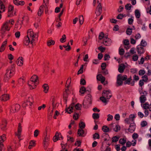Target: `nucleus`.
<instances>
[{
	"label": "nucleus",
	"instance_id": "1",
	"mask_svg": "<svg viewBox=\"0 0 151 151\" xmlns=\"http://www.w3.org/2000/svg\"><path fill=\"white\" fill-rule=\"evenodd\" d=\"M14 22V20L12 19L4 22L1 28V33H4L7 31H9Z\"/></svg>",
	"mask_w": 151,
	"mask_h": 151
},
{
	"label": "nucleus",
	"instance_id": "2",
	"mask_svg": "<svg viewBox=\"0 0 151 151\" xmlns=\"http://www.w3.org/2000/svg\"><path fill=\"white\" fill-rule=\"evenodd\" d=\"M38 76L36 75H33L28 81V84L31 89L35 88L38 83Z\"/></svg>",
	"mask_w": 151,
	"mask_h": 151
},
{
	"label": "nucleus",
	"instance_id": "3",
	"mask_svg": "<svg viewBox=\"0 0 151 151\" xmlns=\"http://www.w3.org/2000/svg\"><path fill=\"white\" fill-rule=\"evenodd\" d=\"M99 38L100 40L103 39V43L105 46H109L112 43L111 39L108 37L107 35H104L103 32H101L100 33Z\"/></svg>",
	"mask_w": 151,
	"mask_h": 151
},
{
	"label": "nucleus",
	"instance_id": "4",
	"mask_svg": "<svg viewBox=\"0 0 151 151\" xmlns=\"http://www.w3.org/2000/svg\"><path fill=\"white\" fill-rule=\"evenodd\" d=\"M15 70L14 67H10L7 69L4 78V80L5 82L8 81L14 75Z\"/></svg>",
	"mask_w": 151,
	"mask_h": 151
},
{
	"label": "nucleus",
	"instance_id": "5",
	"mask_svg": "<svg viewBox=\"0 0 151 151\" xmlns=\"http://www.w3.org/2000/svg\"><path fill=\"white\" fill-rule=\"evenodd\" d=\"M27 36L32 40L31 43L35 42L37 40L38 35L36 33L34 32L32 29H29L27 32Z\"/></svg>",
	"mask_w": 151,
	"mask_h": 151
},
{
	"label": "nucleus",
	"instance_id": "6",
	"mask_svg": "<svg viewBox=\"0 0 151 151\" xmlns=\"http://www.w3.org/2000/svg\"><path fill=\"white\" fill-rule=\"evenodd\" d=\"M112 96V94L110 90H104L102 93V96L100 98V99L104 103H106L108 99Z\"/></svg>",
	"mask_w": 151,
	"mask_h": 151
},
{
	"label": "nucleus",
	"instance_id": "7",
	"mask_svg": "<svg viewBox=\"0 0 151 151\" xmlns=\"http://www.w3.org/2000/svg\"><path fill=\"white\" fill-rule=\"evenodd\" d=\"M91 95L88 94L86 96L83 102V105L84 108L88 107L89 105L91 103Z\"/></svg>",
	"mask_w": 151,
	"mask_h": 151
},
{
	"label": "nucleus",
	"instance_id": "8",
	"mask_svg": "<svg viewBox=\"0 0 151 151\" xmlns=\"http://www.w3.org/2000/svg\"><path fill=\"white\" fill-rule=\"evenodd\" d=\"M33 101V97L30 95H27L25 98L24 103L22 104L23 107H25L26 105L29 104L31 105Z\"/></svg>",
	"mask_w": 151,
	"mask_h": 151
},
{
	"label": "nucleus",
	"instance_id": "9",
	"mask_svg": "<svg viewBox=\"0 0 151 151\" xmlns=\"http://www.w3.org/2000/svg\"><path fill=\"white\" fill-rule=\"evenodd\" d=\"M16 15V12L14 11V6L12 5H9L8 11V17H12Z\"/></svg>",
	"mask_w": 151,
	"mask_h": 151
},
{
	"label": "nucleus",
	"instance_id": "10",
	"mask_svg": "<svg viewBox=\"0 0 151 151\" xmlns=\"http://www.w3.org/2000/svg\"><path fill=\"white\" fill-rule=\"evenodd\" d=\"M32 40L27 36L25 37L24 39V44L26 46H28L29 47H33V44L34 42L31 43Z\"/></svg>",
	"mask_w": 151,
	"mask_h": 151
},
{
	"label": "nucleus",
	"instance_id": "11",
	"mask_svg": "<svg viewBox=\"0 0 151 151\" xmlns=\"http://www.w3.org/2000/svg\"><path fill=\"white\" fill-rule=\"evenodd\" d=\"M46 133V135L43 139V145L44 148L45 149H46L48 146L50 142V138L49 136L47 135Z\"/></svg>",
	"mask_w": 151,
	"mask_h": 151
},
{
	"label": "nucleus",
	"instance_id": "12",
	"mask_svg": "<svg viewBox=\"0 0 151 151\" xmlns=\"http://www.w3.org/2000/svg\"><path fill=\"white\" fill-rule=\"evenodd\" d=\"M136 114H130L129 118H126L125 119V122L128 124L130 123H134V119L136 118Z\"/></svg>",
	"mask_w": 151,
	"mask_h": 151
},
{
	"label": "nucleus",
	"instance_id": "13",
	"mask_svg": "<svg viewBox=\"0 0 151 151\" xmlns=\"http://www.w3.org/2000/svg\"><path fill=\"white\" fill-rule=\"evenodd\" d=\"M97 79L98 80L100 81L101 83L104 85H105L107 83V82L106 81L105 78L101 74H99L97 76Z\"/></svg>",
	"mask_w": 151,
	"mask_h": 151
},
{
	"label": "nucleus",
	"instance_id": "14",
	"mask_svg": "<svg viewBox=\"0 0 151 151\" xmlns=\"http://www.w3.org/2000/svg\"><path fill=\"white\" fill-rule=\"evenodd\" d=\"M20 107V106L18 104H17L15 106H13L10 110V114H13L18 111Z\"/></svg>",
	"mask_w": 151,
	"mask_h": 151
},
{
	"label": "nucleus",
	"instance_id": "15",
	"mask_svg": "<svg viewBox=\"0 0 151 151\" xmlns=\"http://www.w3.org/2000/svg\"><path fill=\"white\" fill-rule=\"evenodd\" d=\"M102 12V8L101 4L99 3L96 9L95 13L97 16L100 15Z\"/></svg>",
	"mask_w": 151,
	"mask_h": 151
},
{
	"label": "nucleus",
	"instance_id": "16",
	"mask_svg": "<svg viewBox=\"0 0 151 151\" xmlns=\"http://www.w3.org/2000/svg\"><path fill=\"white\" fill-rule=\"evenodd\" d=\"M22 130V128L21 124L19 123L18 125L17 132L16 133V135L17 136L19 139L20 137Z\"/></svg>",
	"mask_w": 151,
	"mask_h": 151
},
{
	"label": "nucleus",
	"instance_id": "17",
	"mask_svg": "<svg viewBox=\"0 0 151 151\" xmlns=\"http://www.w3.org/2000/svg\"><path fill=\"white\" fill-rule=\"evenodd\" d=\"M0 99L2 101H6L9 99V96L8 94H4L1 97Z\"/></svg>",
	"mask_w": 151,
	"mask_h": 151
},
{
	"label": "nucleus",
	"instance_id": "18",
	"mask_svg": "<svg viewBox=\"0 0 151 151\" xmlns=\"http://www.w3.org/2000/svg\"><path fill=\"white\" fill-rule=\"evenodd\" d=\"M137 51L138 54H141L144 52L145 50L142 46L138 45L137 48Z\"/></svg>",
	"mask_w": 151,
	"mask_h": 151
},
{
	"label": "nucleus",
	"instance_id": "19",
	"mask_svg": "<svg viewBox=\"0 0 151 151\" xmlns=\"http://www.w3.org/2000/svg\"><path fill=\"white\" fill-rule=\"evenodd\" d=\"M51 99L53 109H54L56 108V106L58 104L56 101V98L54 96H52L51 97Z\"/></svg>",
	"mask_w": 151,
	"mask_h": 151
},
{
	"label": "nucleus",
	"instance_id": "20",
	"mask_svg": "<svg viewBox=\"0 0 151 151\" xmlns=\"http://www.w3.org/2000/svg\"><path fill=\"white\" fill-rule=\"evenodd\" d=\"M23 58L22 57H19L17 60V65L19 66H22L23 64Z\"/></svg>",
	"mask_w": 151,
	"mask_h": 151
},
{
	"label": "nucleus",
	"instance_id": "21",
	"mask_svg": "<svg viewBox=\"0 0 151 151\" xmlns=\"http://www.w3.org/2000/svg\"><path fill=\"white\" fill-rule=\"evenodd\" d=\"M13 2L14 4L16 5H23L25 2L23 1H19L18 0H13Z\"/></svg>",
	"mask_w": 151,
	"mask_h": 151
},
{
	"label": "nucleus",
	"instance_id": "22",
	"mask_svg": "<svg viewBox=\"0 0 151 151\" xmlns=\"http://www.w3.org/2000/svg\"><path fill=\"white\" fill-rule=\"evenodd\" d=\"M135 124L134 123H131L129 126L128 130L130 132H133L135 129Z\"/></svg>",
	"mask_w": 151,
	"mask_h": 151
},
{
	"label": "nucleus",
	"instance_id": "23",
	"mask_svg": "<svg viewBox=\"0 0 151 151\" xmlns=\"http://www.w3.org/2000/svg\"><path fill=\"white\" fill-rule=\"evenodd\" d=\"M6 124L7 122L6 120H4L2 121L1 125V128L2 130H4L6 129Z\"/></svg>",
	"mask_w": 151,
	"mask_h": 151
},
{
	"label": "nucleus",
	"instance_id": "24",
	"mask_svg": "<svg viewBox=\"0 0 151 151\" xmlns=\"http://www.w3.org/2000/svg\"><path fill=\"white\" fill-rule=\"evenodd\" d=\"M44 6L43 5L40 6L37 12V14L39 16H41L43 13Z\"/></svg>",
	"mask_w": 151,
	"mask_h": 151
},
{
	"label": "nucleus",
	"instance_id": "25",
	"mask_svg": "<svg viewBox=\"0 0 151 151\" xmlns=\"http://www.w3.org/2000/svg\"><path fill=\"white\" fill-rule=\"evenodd\" d=\"M43 88V91L44 93H47L48 91L49 87L47 84H44L42 86Z\"/></svg>",
	"mask_w": 151,
	"mask_h": 151
},
{
	"label": "nucleus",
	"instance_id": "26",
	"mask_svg": "<svg viewBox=\"0 0 151 151\" xmlns=\"http://www.w3.org/2000/svg\"><path fill=\"white\" fill-rule=\"evenodd\" d=\"M123 43L124 45L126 46L124 47V48L126 49H128L129 48L128 45L129 44V41L128 40L125 39L123 41Z\"/></svg>",
	"mask_w": 151,
	"mask_h": 151
},
{
	"label": "nucleus",
	"instance_id": "27",
	"mask_svg": "<svg viewBox=\"0 0 151 151\" xmlns=\"http://www.w3.org/2000/svg\"><path fill=\"white\" fill-rule=\"evenodd\" d=\"M35 141L34 140L31 141L29 143V145L28 147L29 149H31L34 147L35 145Z\"/></svg>",
	"mask_w": 151,
	"mask_h": 151
},
{
	"label": "nucleus",
	"instance_id": "28",
	"mask_svg": "<svg viewBox=\"0 0 151 151\" xmlns=\"http://www.w3.org/2000/svg\"><path fill=\"white\" fill-rule=\"evenodd\" d=\"M66 111L68 114H70L73 112V107L72 105H70L68 108L66 109Z\"/></svg>",
	"mask_w": 151,
	"mask_h": 151
},
{
	"label": "nucleus",
	"instance_id": "29",
	"mask_svg": "<svg viewBox=\"0 0 151 151\" xmlns=\"http://www.w3.org/2000/svg\"><path fill=\"white\" fill-rule=\"evenodd\" d=\"M6 139V135L4 134L1 136H0V145H3V142Z\"/></svg>",
	"mask_w": 151,
	"mask_h": 151
},
{
	"label": "nucleus",
	"instance_id": "30",
	"mask_svg": "<svg viewBox=\"0 0 151 151\" xmlns=\"http://www.w3.org/2000/svg\"><path fill=\"white\" fill-rule=\"evenodd\" d=\"M29 20V18L28 16H24L22 18V22H25L26 23H27Z\"/></svg>",
	"mask_w": 151,
	"mask_h": 151
},
{
	"label": "nucleus",
	"instance_id": "31",
	"mask_svg": "<svg viewBox=\"0 0 151 151\" xmlns=\"http://www.w3.org/2000/svg\"><path fill=\"white\" fill-rule=\"evenodd\" d=\"M101 72L104 74L106 75L108 73V71L106 69V67H101Z\"/></svg>",
	"mask_w": 151,
	"mask_h": 151
},
{
	"label": "nucleus",
	"instance_id": "32",
	"mask_svg": "<svg viewBox=\"0 0 151 151\" xmlns=\"http://www.w3.org/2000/svg\"><path fill=\"white\" fill-rule=\"evenodd\" d=\"M127 142L126 138H123L120 139L119 140V143L122 145H124Z\"/></svg>",
	"mask_w": 151,
	"mask_h": 151
},
{
	"label": "nucleus",
	"instance_id": "33",
	"mask_svg": "<svg viewBox=\"0 0 151 151\" xmlns=\"http://www.w3.org/2000/svg\"><path fill=\"white\" fill-rule=\"evenodd\" d=\"M70 93L69 90L68 89V88L66 87V88L65 90V91L64 92L63 96L65 98H67V95Z\"/></svg>",
	"mask_w": 151,
	"mask_h": 151
},
{
	"label": "nucleus",
	"instance_id": "34",
	"mask_svg": "<svg viewBox=\"0 0 151 151\" xmlns=\"http://www.w3.org/2000/svg\"><path fill=\"white\" fill-rule=\"evenodd\" d=\"M55 43V42L53 40H50L47 42V45L48 46H50L51 45H53Z\"/></svg>",
	"mask_w": 151,
	"mask_h": 151
},
{
	"label": "nucleus",
	"instance_id": "35",
	"mask_svg": "<svg viewBox=\"0 0 151 151\" xmlns=\"http://www.w3.org/2000/svg\"><path fill=\"white\" fill-rule=\"evenodd\" d=\"M141 103H143L146 100V97L144 95H142L139 98Z\"/></svg>",
	"mask_w": 151,
	"mask_h": 151
},
{
	"label": "nucleus",
	"instance_id": "36",
	"mask_svg": "<svg viewBox=\"0 0 151 151\" xmlns=\"http://www.w3.org/2000/svg\"><path fill=\"white\" fill-rule=\"evenodd\" d=\"M135 14L136 17L137 18H139L140 17V14L139 11L136 9L135 11Z\"/></svg>",
	"mask_w": 151,
	"mask_h": 151
},
{
	"label": "nucleus",
	"instance_id": "37",
	"mask_svg": "<svg viewBox=\"0 0 151 151\" xmlns=\"http://www.w3.org/2000/svg\"><path fill=\"white\" fill-rule=\"evenodd\" d=\"M117 77H120V79L123 81L126 80L127 78V76L125 75L122 76L121 74H119L118 75Z\"/></svg>",
	"mask_w": 151,
	"mask_h": 151
},
{
	"label": "nucleus",
	"instance_id": "38",
	"mask_svg": "<svg viewBox=\"0 0 151 151\" xmlns=\"http://www.w3.org/2000/svg\"><path fill=\"white\" fill-rule=\"evenodd\" d=\"M86 68L85 67H81L78 72V74H79L82 73L85 70Z\"/></svg>",
	"mask_w": 151,
	"mask_h": 151
},
{
	"label": "nucleus",
	"instance_id": "39",
	"mask_svg": "<svg viewBox=\"0 0 151 151\" xmlns=\"http://www.w3.org/2000/svg\"><path fill=\"white\" fill-rule=\"evenodd\" d=\"M134 21V17H131L129 18L128 20V22L129 24L132 25L133 24Z\"/></svg>",
	"mask_w": 151,
	"mask_h": 151
},
{
	"label": "nucleus",
	"instance_id": "40",
	"mask_svg": "<svg viewBox=\"0 0 151 151\" xmlns=\"http://www.w3.org/2000/svg\"><path fill=\"white\" fill-rule=\"evenodd\" d=\"M119 55L121 56H122L124 54L125 51L123 48L119 47Z\"/></svg>",
	"mask_w": 151,
	"mask_h": 151
},
{
	"label": "nucleus",
	"instance_id": "41",
	"mask_svg": "<svg viewBox=\"0 0 151 151\" xmlns=\"http://www.w3.org/2000/svg\"><path fill=\"white\" fill-rule=\"evenodd\" d=\"M78 134L79 136H83L84 134V131L82 129H79L78 132Z\"/></svg>",
	"mask_w": 151,
	"mask_h": 151
},
{
	"label": "nucleus",
	"instance_id": "42",
	"mask_svg": "<svg viewBox=\"0 0 151 151\" xmlns=\"http://www.w3.org/2000/svg\"><path fill=\"white\" fill-rule=\"evenodd\" d=\"M120 77H117V83L119 86L122 85L123 83V81L120 79Z\"/></svg>",
	"mask_w": 151,
	"mask_h": 151
},
{
	"label": "nucleus",
	"instance_id": "43",
	"mask_svg": "<svg viewBox=\"0 0 151 151\" xmlns=\"http://www.w3.org/2000/svg\"><path fill=\"white\" fill-rule=\"evenodd\" d=\"M66 41V36L65 35H62L61 38L60 39V41L61 42L63 43L65 42Z\"/></svg>",
	"mask_w": 151,
	"mask_h": 151
},
{
	"label": "nucleus",
	"instance_id": "44",
	"mask_svg": "<svg viewBox=\"0 0 151 151\" xmlns=\"http://www.w3.org/2000/svg\"><path fill=\"white\" fill-rule=\"evenodd\" d=\"M85 127V123L83 122H81L79 124V129H83Z\"/></svg>",
	"mask_w": 151,
	"mask_h": 151
},
{
	"label": "nucleus",
	"instance_id": "45",
	"mask_svg": "<svg viewBox=\"0 0 151 151\" xmlns=\"http://www.w3.org/2000/svg\"><path fill=\"white\" fill-rule=\"evenodd\" d=\"M120 127L117 124L115 126V127L113 128V129L115 132H117L120 129Z\"/></svg>",
	"mask_w": 151,
	"mask_h": 151
},
{
	"label": "nucleus",
	"instance_id": "46",
	"mask_svg": "<svg viewBox=\"0 0 151 151\" xmlns=\"http://www.w3.org/2000/svg\"><path fill=\"white\" fill-rule=\"evenodd\" d=\"M132 28H128L126 31L127 34L128 35H131L132 32Z\"/></svg>",
	"mask_w": 151,
	"mask_h": 151
},
{
	"label": "nucleus",
	"instance_id": "47",
	"mask_svg": "<svg viewBox=\"0 0 151 151\" xmlns=\"http://www.w3.org/2000/svg\"><path fill=\"white\" fill-rule=\"evenodd\" d=\"M92 117L94 119H97L99 118V115L98 114L94 113L93 114Z\"/></svg>",
	"mask_w": 151,
	"mask_h": 151
},
{
	"label": "nucleus",
	"instance_id": "48",
	"mask_svg": "<svg viewBox=\"0 0 151 151\" xmlns=\"http://www.w3.org/2000/svg\"><path fill=\"white\" fill-rule=\"evenodd\" d=\"M71 79L70 78H69L67 80V81L66 82V86L68 88L69 87L70 83H71Z\"/></svg>",
	"mask_w": 151,
	"mask_h": 151
},
{
	"label": "nucleus",
	"instance_id": "49",
	"mask_svg": "<svg viewBox=\"0 0 151 151\" xmlns=\"http://www.w3.org/2000/svg\"><path fill=\"white\" fill-rule=\"evenodd\" d=\"M102 129L104 132H108L109 131V128L106 126H103L102 128Z\"/></svg>",
	"mask_w": 151,
	"mask_h": 151
},
{
	"label": "nucleus",
	"instance_id": "50",
	"mask_svg": "<svg viewBox=\"0 0 151 151\" xmlns=\"http://www.w3.org/2000/svg\"><path fill=\"white\" fill-rule=\"evenodd\" d=\"M107 120L108 121H112L113 119V116L110 114H108L107 115Z\"/></svg>",
	"mask_w": 151,
	"mask_h": 151
},
{
	"label": "nucleus",
	"instance_id": "51",
	"mask_svg": "<svg viewBox=\"0 0 151 151\" xmlns=\"http://www.w3.org/2000/svg\"><path fill=\"white\" fill-rule=\"evenodd\" d=\"M83 15H81L79 16V21L81 25L82 24L83 22Z\"/></svg>",
	"mask_w": 151,
	"mask_h": 151
},
{
	"label": "nucleus",
	"instance_id": "52",
	"mask_svg": "<svg viewBox=\"0 0 151 151\" xmlns=\"http://www.w3.org/2000/svg\"><path fill=\"white\" fill-rule=\"evenodd\" d=\"M86 89L85 87L82 86L81 87L80 89V92L81 94H83L85 92Z\"/></svg>",
	"mask_w": 151,
	"mask_h": 151
},
{
	"label": "nucleus",
	"instance_id": "53",
	"mask_svg": "<svg viewBox=\"0 0 151 151\" xmlns=\"http://www.w3.org/2000/svg\"><path fill=\"white\" fill-rule=\"evenodd\" d=\"M132 5L130 4H127L125 6V9L128 10H130L131 8Z\"/></svg>",
	"mask_w": 151,
	"mask_h": 151
},
{
	"label": "nucleus",
	"instance_id": "54",
	"mask_svg": "<svg viewBox=\"0 0 151 151\" xmlns=\"http://www.w3.org/2000/svg\"><path fill=\"white\" fill-rule=\"evenodd\" d=\"M139 135L137 134L136 133H134L132 135V138L134 140H136L138 137Z\"/></svg>",
	"mask_w": 151,
	"mask_h": 151
},
{
	"label": "nucleus",
	"instance_id": "55",
	"mask_svg": "<svg viewBox=\"0 0 151 151\" xmlns=\"http://www.w3.org/2000/svg\"><path fill=\"white\" fill-rule=\"evenodd\" d=\"M125 67H119L118 68V71L120 73H122L123 72L124 70Z\"/></svg>",
	"mask_w": 151,
	"mask_h": 151
},
{
	"label": "nucleus",
	"instance_id": "56",
	"mask_svg": "<svg viewBox=\"0 0 151 151\" xmlns=\"http://www.w3.org/2000/svg\"><path fill=\"white\" fill-rule=\"evenodd\" d=\"M110 58L109 55L108 54H105L104 57V60H109Z\"/></svg>",
	"mask_w": 151,
	"mask_h": 151
},
{
	"label": "nucleus",
	"instance_id": "57",
	"mask_svg": "<svg viewBox=\"0 0 151 151\" xmlns=\"http://www.w3.org/2000/svg\"><path fill=\"white\" fill-rule=\"evenodd\" d=\"M55 135L57 137V138H58L59 140L62 139V135L58 133V132H56L55 134Z\"/></svg>",
	"mask_w": 151,
	"mask_h": 151
},
{
	"label": "nucleus",
	"instance_id": "58",
	"mask_svg": "<svg viewBox=\"0 0 151 151\" xmlns=\"http://www.w3.org/2000/svg\"><path fill=\"white\" fill-rule=\"evenodd\" d=\"M141 45L143 47L147 45V43L145 41L142 40L141 41Z\"/></svg>",
	"mask_w": 151,
	"mask_h": 151
},
{
	"label": "nucleus",
	"instance_id": "59",
	"mask_svg": "<svg viewBox=\"0 0 151 151\" xmlns=\"http://www.w3.org/2000/svg\"><path fill=\"white\" fill-rule=\"evenodd\" d=\"M114 118L116 121L119 120L120 118V116L119 114H116L114 116Z\"/></svg>",
	"mask_w": 151,
	"mask_h": 151
},
{
	"label": "nucleus",
	"instance_id": "60",
	"mask_svg": "<svg viewBox=\"0 0 151 151\" xmlns=\"http://www.w3.org/2000/svg\"><path fill=\"white\" fill-rule=\"evenodd\" d=\"M40 131L37 129L35 130L34 132V136L35 137H37Z\"/></svg>",
	"mask_w": 151,
	"mask_h": 151
},
{
	"label": "nucleus",
	"instance_id": "61",
	"mask_svg": "<svg viewBox=\"0 0 151 151\" xmlns=\"http://www.w3.org/2000/svg\"><path fill=\"white\" fill-rule=\"evenodd\" d=\"M138 57L137 55L135 54L133 56L132 59L134 61H136L138 60Z\"/></svg>",
	"mask_w": 151,
	"mask_h": 151
},
{
	"label": "nucleus",
	"instance_id": "62",
	"mask_svg": "<svg viewBox=\"0 0 151 151\" xmlns=\"http://www.w3.org/2000/svg\"><path fill=\"white\" fill-rule=\"evenodd\" d=\"M15 36L17 38H19L20 36V32L19 31H18L16 32L15 34Z\"/></svg>",
	"mask_w": 151,
	"mask_h": 151
},
{
	"label": "nucleus",
	"instance_id": "63",
	"mask_svg": "<svg viewBox=\"0 0 151 151\" xmlns=\"http://www.w3.org/2000/svg\"><path fill=\"white\" fill-rule=\"evenodd\" d=\"M18 81V83L20 84V85H22L24 82L23 78H20L19 79Z\"/></svg>",
	"mask_w": 151,
	"mask_h": 151
},
{
	"label": "nucleus",
	"instance_id": "64",
	"mask_svg": "<svg viewBox=\"0 0 151 151\" xmlns=\"http://www.w3.org/2000/svg\"><path fill=\"white\" fill-rule=\"evenodd\" d=\"M118 139L119 138L118 137H114L112 138V141L113 142H116L118 141Z\"/></svg>",
	"mask_w": 151,
	"mask_h": 151
}]
</instances>
